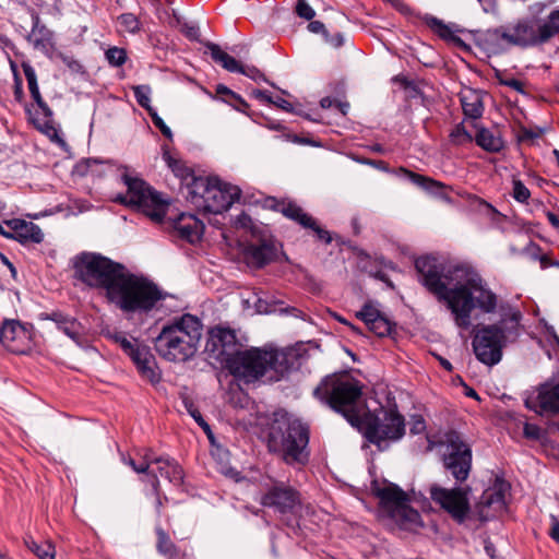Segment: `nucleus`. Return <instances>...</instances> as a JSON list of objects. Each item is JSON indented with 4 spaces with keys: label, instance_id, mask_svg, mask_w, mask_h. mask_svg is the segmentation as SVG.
<instances>
[{
    "label": "nucleus",
    "instance_id": "obj_18",
    "mask_svg": "<svg viewBox=\"0 0 559 559\" xmlns=\"http://www.w3.org/2000/svg\"><path fill=\"white\" fill-rule=\"evenodd\" d=\"M536 399L527 397L525 406L537 414L559 413V381L554 380L538 386Z\"/></svg>",
    "mask_w": 559,
    "mask_h": 559
},
{
    "label": "nucleus",
    "instance_id": "obj_22",
    "mask_svg": "<svg viewBox=\"0 0 559 559\" xmlns=\"http://www.w3.org/2000/svg\"><path fill=\"white\" fill-rule=\"evenodd\" d=\"M126 354L132 359L142 377L151 382L159 380V374L155 370L156 360L147 346L135 342Z\"/></svg>",
    "mask_w": 559,
    "mask_h": 559
},
{
    "label": "nucleus",
    "instance_id": "obj_1",
    "mask_svg": "<svg viewBox=\"0 0 559 559\" xmlns=\"http://www.w3.org/2000/svg\"><path fill=\"white\" fill-rule=\"evenodd\" d=\"M74 269L81 282L103 292L107 301L122 312L147 313L164 299L155 283L99 253H82Z\"/></svg>",
    "mask_w": 559,
    "mask_h": 559
},
{
    "label": "nucleus",
    "instance_id": "obj_56",
    "mask_svg": "<svg viewBox=\"0 0 559 559\" xmlns=\"http://www.w3.org/2000/svg\"><path fill=\"white\" fill-rule=\"evenodd\" d=\"M123 462L128 464L132 469L139 474L145 473L147 474V463L146 462H136L133 457H123Z\"/></svg>",
    "mask_w": 559,
    "mask_h": 559
},
{
    "label": "nucleus",
    "instance_id": "obj_61",
    "mask_svg": "<svg viewBox=\"0 0 559 559\" xmlns=\"http://www.w3.org/2000/svg\"><path fill=\"white\" fill-rule=\"evenodd\" d=\"M251 96L254 97L255 99H259V100L267 103V104H271L273 102V97L269 94L267 91L253 90L251 92Z\"/></svg>",
    "mask_w": 559,
    "mask_h": 559
},
{
    "label": "nucleus",
    "instance_id": "obj_34",
    "mask_svg": "<svg viewBox=\"0 0 559 559\" xmlns=\"http://www.w3.org/2000/svg\"><path fill=\"white\" fill-rule=\"evenodd\" d=\"M204 46L210 51L212 59L216 63H219L228 72L237 73V71L241 70L240 62L227 52H225L224 50H222L219 45L214 44L212 41H206Z\"/></svg>",
    "mask_w": 559,
    "mask_h": 559
},
{
    "label": "nucleus",
    "instance_id": "obj_60",
    "mask_svg": "<svg viewBox=\"0 0 559 559\" xmlns=\"http://www.w3.org/2000/svg\"><path fill=\"white\" fill-rule=\"evenodd\" d=\"M324 39L334 48H340L344 44V37L341 33H336L334 35L329 34V37H324Z\"/></svg>",
    "mask_w": 559,
    "mask_h": 559
},
{
    "label": "nucleus",
    "instance_id": "obj_54",
    "mask_svg": "<svg viewBox=\"0 0 559 559\" xmlns=\"http://www.w3.org/2000/svg\"><path fill=\"white\" fill-rule=\"evenodd\" d=\"M523 433L527 439L538 440L540 438V428L537 425L525 423Z\"/></svg>",
    "mask_w": 559,
    "mask_h": 559
},
{
    "label": "nucleus",
    "instance_id": "obj_46",
    "mask_svg": "<svg viewBox=\"0 0 559 559\" xmlns=\"http://www.w3.org/2000/svg\"><path fill=\"white\" fill-rule=\"evenodd\" d=\"M556 34H558L557 31L546 21L535 28L536 45L546 43Z\"/></svg>",
    "mask_w": 559,
    "mask_h": 559
},
{
    "label": "nucleus",
    "instance_id": "obj_33",
    "mask_svg": "<svg viewBox=\"0 0 559 559\" xmlns=\"http://www.w3.org/2000/svg\"><path fill=\"white\" fill-rule=\"evenodd\" d=\"M32 33L28 36L35 48L45 49L52 44V32L45 25L40 24V19L37 13H32Z\"/></svg>",
    "mask_w": 559,
    "mask_h": 559
},
{
    "label": "nucleus",
    "instance_id": "obj_43",
    "mask_svg": "<svg viewBox=\"0 0 559 559\" xmlns=\"http://www.w3.org/2000/svg\"><path fill=\"white\" fill-rule=\"evenodd\" d=\"M450 138L456 145L471 143L474 140L472 134L465 129L463 122L455 126V128L450 133Z\"/></svg>",
    "mask_w": 559,
    "mask_h": 559
},
{
    "label": "nucleus",
    "instance_id": "obj_44",
    "mask_svg": "<svg viewBox=\"0 0 559 559\" xmlns=\"http://www.w3.org/2000/svg\"><path fill=\"white\" fill-rule=\"evenodd\" d=\"M105 56L112 67H121L127 61V51L123 48L111 47L106 50Z\"/></svg>",
    "mask_w": 559,
    "mask_h": 559
},
{
    "label": "nucleus",
    "instance_id": "obj_53",
    "mask_svg": "<svg viewBox=\"0 0 559 559\" xmlns=\"http://www.w3.org/2000/svg\"><path fill=\"white\" fill-rule=\"evenodd\" d=\"M240 69L241 70L237 71V73H241L255 82H267L265 75L255 67H245L240 63Z\"/></svg>",
    "mask_w": 559,
    "mask_h": 559
},
{
    "label": "nucleus",
    "instance_id": "obj_25",
    "mask_svg": "<svg viewBox=\"0 0 559 559\" xmlns=\"http://www.w3.org/2000/svg\"><path fill=\"white\" fill-rule=\"evenodd\" d=\"M509 485L503 480H497L493 488L484 491L477 506L479 519L481 521L489 520L490 515L484 513V509L493 508L496 512L506 508V492Z\"/></svg>",
    "mask_w": 559,
    "mask_h": 559
},
{
    "label": "nucleus",
    "instance_id": "obj_6",
    "mask_svg": "<svg viewBox=\"0 0 559 559\" xmlns=\"http://www.w3.org/2000/svg\"><path fill=\"white\" fill-rule=\"evenodd\" d=\"M521 314L513 312L499 323L477 326L473 330V352L476 358L487 366L497 365L502 358V349L510 336L516 337Z\"/></svg>",
    "mask_w": 559,
    "mask_h": 559
},
{
    "label": "nucleus",
    "instance_id": "obj_8",
    "mask_svg": "<svg viewBox=\"0 0 559 559\" xmlns=\"http://www.w3.org/2000/svg\"><path fill=\"white\" fill-rule=\"evenodd\" d=\"M121 180L127 187L126 193H118L114 201L124 206L135 209L156 224L163 223L168 209V202L146 181L129 173L122 167Z\"/></svg>",
    "mask_w": 559,
    "mask_h": 559
},
{
    "label": "nucleus",
    "instance_id": "obj_12",
    "mask_svg": "<svg viewBox=\"0 0 559 559\" xmlns=\"http://www.w3.org/2000/svg\"><path fill=\"white\" fill-rule=\"evenodd\" d=\"M469 490V487H454L449 489L433 484L429 487V496L454 522L462 524L466 521L471 512L468 499Z\"/></svg>",
    "mask_w": 559,
    "mask_h": 559
},
{
    "label": "nucleus",
    "instance_id": "obj_11",
    "mask_svg": "<svg viewBox=\"0 0 559 559\" xmlns=\"http://www.w3.org/2000/svg\"><path fill=\"white\" fill-rule=\"evenodd\" d=\"M466 263H445L439 258L427 254L415 260V269L419 283L432 294L439 302L448 304L451 287L454 286V270L465 266Z\"/></svg>",
    "mask_w": 559,
    "mask_h": 559
},
{
    "label": "nucleus",
    "instance_id": "obj_52",
    "mask_svg": "<svg viewBox=\"0 0 559 559\" xmlns=\"http://www.w3.org/2000/svg\"><path fill=\"white\" fill-rule=\"evenodd\" d=\"M148 115L152 118V121L154 126L162 132V134L171 140L173 139V132L170 128L164 122V120L157 115L155 110H152L148 112Z\"/></svg>",
    "mask_w": 559,
    "mask_h": 559
},
{
    "label": "nucleus",
    "instance_id": "obj_28",
    "mask_svg": "<svg viewBox=\"0 0 559 559\" xmlns=\"http://www.w3.org/2000/svg\"><path fill=\"white\" fill-rule=\"evenodd\" d=\"M389 518H391L403 530L415 531L423 526L419 512L412 508L409 502H405Z\"/></svg>",
    "mask_w": 559,
    "mask_h": 559
},
{
    "label": "nucleus",
    "instance_id": "obj_63",
    "mask_svg": "<svg viewBox=\"0 0 559 559\" xmlns=\"http://www.w3.org/2000/svg\"><path fill=\"white\" fill-rule=\"evenodd\" d=\"M551 528L549 531V535L550 537L559 543V520L555 516V515H551Z\"/></svg>",
    "mask_w": 559,
    "mask_h": 559
},
{
    "label": "nucleus",
    "instance_id": "obj_16",
    "mask_svg": "<svg viewBox=\"0 0 559 559\" xmlns=\"http://www.w3.org/2000/svg\"><path fill=\"white\" fill-rule=\"evenodd\" d=\"M371 491L379 499L381 509L390 516L405 502H409L408 495L397 485L389 481L371 483Z\"/></svg>",
    "mask_w": 559,
    "mask_h": 559
},
{
    "label": "nucleus",
    "instance_id": "obj_41",
    "mask_svg": "<svg viewBox=\"0 0 559 559\" xmlns=\"http://www.w3.org/2000/svg\"><path fill=\"white\" fill-rule=\"evenodd\" d=\"M401 171H403L407 176V178L418 187H423L427 190H431L435 187H441L440 182L429 177L411 171L406 168H401Z\"/></svg>",
    "mask_w": 559,
    "mask_h": 559
},
{
    "label": "nucleus",
    "instance_id": "obj_64",
    "mask_svg": "<svg viewBox=\"0 0 559 559\" xmlns=\"http://www.w3.org/2000/svg\"><path fill=\"white\" fill-rule=\"evenodd\" d=\"M547 22L559 33V10H554L548 15Z\"/></svg>",
    "mask_w": 559,
    "mask_h": 559
},
{
    "label": "nucleus",
    "instance_id": "obj_7",
    "mask_svg": "<svg viewBox=\"0 0 559 559\" xmlns=\"http://www.w3.org/2000/svg\"><path fill=\"white\" fill-rule=\"evenodd\" d=\"M353 427L380 451L386 450L392 442L399 441L405 435V419L396 407L368 411Z\"/></svg>",
    "mask_w": 559,
    "mask_h": 559
},
{
    "label": "nucleus",
    "instance_id": "obj_59",
    "mask_svg": "<svg viewBox=\"0 0 559 559\" xmlns=\"http://www.w3.org/2000/svg\"><path fill=\"white\" fill-rule=\"evenodd\" d=\"M308 29L311 32V33H314V34H322L323 37H329V32L326 31L324 24L320 21H310L309 24H308Z\"/></svg>",
    "mask_w": 559,
    "mask_h": 559
},
{
    "label": "nucleus",
    "instance_id": "obj_37",
    "mask_svg": "<svg viewBox=\"0 0 559 559\" xmlns=\"http://www.w3.org/2000/svg\"><path fill=\"white\" fill-rule=\"evenodd\" d=\"M216 95L226 104L234 107L236 110L240 112H246L249 108V104L238 94L233 92L230 88L223 84H218L216 86Z\"/></svg>",
    "mask_w": 559,
    "mask_h": 559
},
{
    "label": "nucleus",
    "instance_id": "obj_15",
    "mask_svg": "<svg viewBox=\"0 0 559 559\" xmlns=\"http://www.w3.org/2000/svg\"><path fill=\"white\" fill-rule=\"evenodd\" d=\"M301 503L300 493L283 481H276L261 496L260 504L281 514L293 513Z\"/></svg>",
    "mask_w": 559,
    "mask_h": 559
},
{
    "label": "nucleus",
    "instance_id": "obj_48",
    "mask_svg": "<svg viewBox=\"0 0 559 559\" xmlns=\"http://www.w3.org/2000/svg\"><path fill=\"white\" fill-rule=\"evenodd\" d=\"M513 191L512 197L521 203L527 202L531 197L530 190L525 187V185L520 179H513Z\"/></svg>",
    "mask_w": 559,
    "mask_h": 559
},
{
    "label": "nucleus",
    "instance_id": "obj_10",
    "mask_svg": "<svg viewBox=\"0 0 559 559\" xmlns=\"http://www.w3.org/2000/svg\"><path fill=\"white\" fill-rule=\"evenodd\" d=\"M188 200L204 213L219 214L240 198V190L215 177L193 178L188 183Z\"/></svg>",
    "mask_w": 559,
    "mask_h": 559
},
{
    "label": "nucleus",
    "instance_id": "obj_14",
    "mask_svg": "<svg viewBox=\"0 0 559 559\" xmlns=\"http://www.w3.org/2000/svg\"><path fill=\"white\" fill-rule=\"evenodd\" d=\"M443 464L456 481L463 483L467 479L472 467V451L456 432L447 436Z\"/></svg>",
    "mask_w": 559,
    "mask_h": 559
},
{
    "label": "nucleus",
    "instance_id": "obj_30",
    "mask_svg": "<svg viewBox=\"0 0 559 559\" xmlns=\"http://www.w3.org/2000/svg\"><path fill=\"white\" fill-rule=\"evenodd\" d=\"M461 105L466 118L478 119L484 112L483 97L475 90H466L461 93Z\"/></svg>",
    "mask_w": 559,
    "mask_h": 559
},
{
    "label": "nucleus",
    "instance_id": "obj_24",
    "mask_svg": "<svg viewBox=\"0 0 559 559\" xmlns=\"http://www.w3.org/2000/svg\"><path fill=\"white\" fill-rule=\"evenodd\" d=\"M276 247L271 238H262L257 243H250L246 248V259L254 267H263L276 258Z\"/></svg>",
    "mask_w": 559,
    "mask_h": 559
},
{
    "label": "nucleus",
    "instance_id": "obj_19",
    "mask_svg": "<svg viewBox=\"0 0 559 559\" xmlns=\"http://www.w3.org/2000/svg\"><path fill=\"white\" fill-rule=\"evenodd\" d=\"M238 346L239 343L234 330L215 326L210 331L207 347L212 352H216L217 358H221L222 361L224 358H228L230 355L239 352Z\"/></svg>",
    "mask_w": 559,
    "mask_h": 559
},
{
    "label": "nucleus",
    "instance_id": "obj_23",
    "mask_svg": "<svg viewBox=\"0 0 559 559\" xmlns=\"http://www.w3.org/2000/svg\"><path fill=\"white\" fill-rule=\"evenodd\" d=\"M356 317L377 336L384 337L392 332V322L371 304H365L361 310L356 313Z\"/></svg>",
    "mask_w": 559,
    "mask_h": 559
},
{
    "label": "nucleus",
    "instance_id": "obj_26",
    "mask_svg": "<svg viewBox=\"0 0 559 559\" xmlns=\"http://www.w3.org/2000/svg\"><path fill=\"white\" fill-rule=\"evenodd\" d=\"M496 34L509 45L521 47L536 45L535 27L527 22H520L510 31L497 29Z\"/></svg>",
    "mask_w": 559,
    "mask_h": 559
},
{
    "label": "nucleus",
    "instance_id": "obj_55",
    "mask_svg": "<svg viewBox=\"0 0 559 559\" xmlns=\"http://www.w3.org/2000/svg\"><path fill=\"white\" fill-rule=\"evenodd\" d=\"M157 460H160V456H155L152 450L146 449L144 450V454L141 457V462L147 463V474L153 477V474H155L153 471L150 469L151 465L157 466Z\"/></svg>",
    "mask_w": 559,
    "mask_h": 559
},
{
    "label": "nucleus",
    "instance_id": "obj_29",
    "mask_svg": "<svg viewBox=\"0 0 559 559\" xmlns=\"http://www.w3.org/2000/svg\"><path fill=\"white\" fill-rule=\"evenodd\" d=\"M157 552L167 559H183L188 557L186 550L180 549L171 540L169 534L160 526L155 528Z\"/></svg>",
    "mask_w": 559,
    "mask_h": 559
},
{
    "label": "nucleus",
    "instance_id": "obj_45",
    "mask_svg": "<svg viewBox=\"0 0 559 559\" xmlns=\"http://www.w3.org/2000/svg\"><path fill=\"white\" fill-rule=\"evenodd\" d=\"M120 25L129 33H138L141 27L139 19L133 13H123L118 17Z\"/></svg>",
    "mask_w": 559,
    "mask_h": 559
},
{
    "label": "nucleus",
    "instance_id": "obj_27",
    "mask_svg": "<svg viewBox=\"0 0 559 559\" xmlns=\"http://www.w3.org/2000/svg\"><path fill=\"white\" fill-rule=\"evenodd\" d=\"M265 206L275 212L282 213L286 218L294 221L297 224H305L309 221L307 212L293 201L267 198L265 200Z\"/></svg>",
    "mask_w": 559,
    "mask_h": 559
},
{
    "label": "nucleus",
    "instance_id": "obj_17",
    "mask_svg": "<svg viewBox=\"0 0 559 559\" xmlns=\"http://www.w3.org/2000/svg\"><path fill=\"white\" fill-rule=\"evenodd\" d=\"M0 342L10 352L23 354L31 343L29 331L17 320H4L0 326Z\"/></svg>",
    "mask_w": 559,
    "mask_h": 559
},
{
    "label": "nucleus",
    "instance_id": "obj_38",
    "mask_svg": "<svg viewBox=\"0 0 559 559\" xmlns=\"http://www.w3.org/2000/svg\"><path fill=\"white\" fill-rule=\"evenodd\" d=\"M25 545L39 559H55L56 557L55 546L49 540L38 543L34 538L27 537Z\"/></svg>",
    "mask_w": 559,
    "mask_h": 559
},
{
    "label": "nucleus",
    "instance_id": "obj_62",
    "mask_svg": "<svg viewBox=\"0 0 559 559\" xmlns=\"http://www.w3.org/2000/svg\"><path fill=\"white\" fill-rule=\"evenodd\" d=\"M183 33L189 39L198 40L200 36V29L194 25H185Z\"/></svg>",
    "mask_w": 559,
    "mask_h": 559
},
{
    "label": "nucleus",
    "instance_id": "obj_58",
    "mask_svg": "<svg viewBox=\"0 0 559 559\" xmlns=\"http://www.w3.org/2000/svg\"><path fill=\"white\" fill-rule=\"evenodd\" d=\"M426 429V423L421 416H414L411 426V433L418 435Z\"/></svg>",
    "mask_w": 559,
    "mask_h": 559
},
{
    "label": "nucleus",
    "instance_id": "obj_40",
    "mask_svg": "<svg viewBox=\"0 0 559 559\" xmlns=\"http://www.w3.org/2000/svg\"><path fill=\"white\" fill-rule=\"evenodd\" d=\"M307 217L309 221H307L305 224H299L305 229H311L314 235L317 236V239L324 242L325 245H330L333 240L332 235L329 230L322 228L316 218H313L310 214L307 213Z\"/></svg>",
    "mask_w": 559,
    "mask_h": 559
},
{
    "label": "nucleus",
    "instance_id": "obj_4",
    "mask_svg": "<svg viewBox=\"0 0 559 559\" xmlns=\"http://www.w3.org/2000/svg\"><path fill=\"white\" fill-rule=\"evenodd\" d=\"M201 320L190 313L164 324L154 338L156 353L167 361L185 362L195 356L202 337Z\"/></svg>",
    "mask_w": 559,
    "mask_h": 559
},
{
    "label": "nucleus",
    "instance_id": "obj_5",
    "mask_svg": "<svg viewBox=\"0 0 559 559\" xmlns=\"http://www.w3.org/2000/svg\"><path fill=\"white\" fill-rule=\"evenodd\" d=\"M313 395L342 414L352 426L361 416L358 403L362 395V384L348 373L325 376L313 390Z\"/></svg>",
    "mask_w": 559,
    "mask_h": 559
},
{
    "label": "nucleus",
    "instance_id": "obj_49",
    "mask_svg": "<svg viewBox=\"0 0 559 559\" xmlns=\"http://www.w3.org/2000/svg\"><path fill=\"white\" fill-rule=\"evenodd\" d=\"M186 408L188 413L191 415V417L199 424V426L207 433L210 437L211 435V428L210 425L205 421L202 414L199 412V409L193 405L192 402L185 401Z\"/></svg>",
    "mask_w": 559,
    "mask_h": 559
},
{
    "label": "nucleus",
    "instance_id": "obj_42",
    "mask_svg": "<svg viewBox=\"0 0 559 559\" xmlns=\"http://www.w3.org/2000/svg\"><path fill=\"white\" fill-rule=\"evenodd\" d=\"M134 97L138 102V104L147 110V112L154 110V108L151 106V87L148 85H136L132 87Z\"/></svg>",
    "mask_w": 559,
    "mask_h": 559
},
{
    "label": "nucleus",
    "instance_id": "obj_9",
    "mask_svg": "<svg viewBox=\"0 0 559 559\" xmlns=\"http://www.w3.org/2000/svg\"><path fill=\"white\" fill-rule=\"evenodd\" d=\"M309 427L298 419L272 427L269 449L282 456L286 464H306L309 460Z\"/></svg>",
    "mask_w": 559,
    "mask_h": 559
},
{
    "label": "nucleus",
    "instance_id": "obj_13",
    "mask_svg": "<svg viewBox=\"0 0 559 559\" xmlns=\"http://www.w3.org/2000/svg\"><path fill=\"white\" fill-rule=\"evenodd\" d=\"M22 69L27 81V86L31 96L38 107V110H36L35 114H33L31 109H26L29 120L37 130H39L50 139H57L58 131L52 123V111L41 97L37 83L36 72L28 62H22Z\"/></svg>",
    "mask_w": 559,
    "mask_h": 559
},
{
    "label": "nucleus",
    "instance_id": "obj_35",
    "mask_svg": "<svg viewBox=\"0 0 559 559\" xmlns=\"http://www.w3.org/2000/svg\"><path fill=\"white\" fill-rule=\"evenodd\" d=\"M475 142L483 150L490 153H498L504 146L501 136L496 135L492 131H490L487 128L478 129V132L475 135Z\"/></svg>",
    "mask_w": 559,
    "mask_h": 559
},
{
    "label": "nucleus",
    "instance_id": "obj_47",
    "mask_svg": "<svg viewBox=\"0 0 559 559\" xmlns=\"http://www.w3.org/2000/svg\"><path fill=\"white\" fill-rule=\"evenodd\" d=\"M58 57L71 73H73V74H84L85 73V69H84L83 64L79 60L73 58L72 56L59 53Z\"/></svg>",
    "mask_w": 559,
    "mask_h": 559
},
{
    "label": "nucleus",
    "instance_id": "obj_57",
    "mask_svg": "<svg viewBox=\"0 0 559 559\" xmlns=\"http://www.w3.org/2000/svg\"><path fill=\"white\" fill-rule=\"evenodd\" d=\"M13 94L16 102L22 103L24 99L23 82L19 73H15Z\"/></svg>",
    "mask_w": 559,
    "mask_h": 559
},
{
    "label": "nucleus",
    "instance_id": "obj_36",
    "mask_svg": "<svg viewBox=\"0 0 559 559\" xmlns=\"http://www.w3.org/2000/svg\"><path fill=\"white\" fill-rule=\"evenodd\" d=\"M163 159L166 162L167 166L171 169L176 177L182 180L191 179V182L193 181V178H197L193 175V170L188 167L183 160L173 156L169 151H165L163 153Z\"/></svg>",
    "mask_w": 559,
    "mask_h": 559
},
{
    "label": "nucleus",
    "instance_id": "obj_32",
    "mask_svg": "<svg viewBox=\"0 0 559 559\" xmlns=\"http://www.w3.org/2000/svg\"><path fill=\"white\" fill-rule=\"evenodd\" d=\"M47 319L53 321L57 324V328L71 340L75 342L80 341L82 326L76 319L61 312H52L47 316Z\"/></svg>",
    "mask_w": 559,
    "mask_h": 559
},
{
    "label": "nucleus",
    "instance_id": "obj_51",
    "mask_svg": "<svg viewBox=\"0 0 559 559\" xmlns=\"http://www.w3.org/2000/svg\"><path fill=\"white\" fill-rule=\"evenodd\" d=\"M295 12L299 17L306 21H311L316 15V11L310 7L307 0H297Z\"/></svg>",
    "mask_w": 559,
    "mask_h": 559
},
{
    "label": "nucleus",
    "instance_id": "obj_31",
    "mask_svg": "<svg viewBox=\"0 0 559 559\" xmlns=\"http://www.w3.org/2000/svg\"><path fill=\"white\" fill-rule=\"evenodd\" d=\"M157 471L160 476L168 479L175 486H180L183 481V469L173 457L160 456V460H157Z\"/></svg>",
    "mask_w": 559,
    "mask_h": 559
},
{
    "label": "nucleus",
    "instance_id": "obj_3",
    "mask_svg": "<svg viewBox=\"0 0 559 559\" xmlns=\"http://www.w3.org/2000/svg\"><path fill=\"white\" fill-rule=\"evenodd\" d=\"M295 360L296 356L285 350L251 348L239 350L223 362L236 379L252 383L263 377L271 382L280 381L294 368Z\"/></svg>",
    "mask_w": 559,
    "mask_h": 559
},
{
    "label": "nucleus",
    "instance_id": "obj_50",
    "mask_svg": "<svg viewBox=\"0 0 559 559\" xmlns=\"http://www.w3.org/2000/svg\"><path fill=\"white\" fill-rule=\"evenodd\" d=\"M107 337L118 344L126 353L134 345L135 340H129L123 332H108Z\"/></svg>",
    "mask_w": 559,
    "mask_h": 559
},
{
    "label": "nucleus",
    "instance_id": "obj_39",
    "mask_svg": "<svg viewBox=\"0 0 559 559\" xmlns=\"http://www.w3.org/2000/svg\"><path fill=\"white\" fill-rule=\"evenodd\" d=\"M427 23L430 26V28L441 38L452 40L455 43H462L461 38L457 37L452 32V29L448 25H445L441 20L437 17H430Z\"/></svg>",
    "mask_w": 559,
    "mask_h": 559
},
{
    "label": "nucleus",
    "instance_id": "obj_2",
    "mask_svg": "<svg viewBox=\"0 0 559 559\" xmlns=\"http://www.w3.org/2000/svg\"><path fill=\"white\" fill-rule=\"evenodd\" d=\"M454 286L451 287L447 307L460 329L472 325L471 317L475 308L484 313H493L498 296L487 286L480 274L469 264L454 270Z\"/></svg>",
    "mask_w": 559,
    "mask_h": 559
},
{
    "label": "nucleus",
    "instance_id": "obj_20",
    "mask_svg": "<svg viewBox=\"0 0 559 559\" xmlns=\"http://www.w3.org/2000/svg\"><path fill=\"white\" fill-rule=\"evenodd\" d=\"M169 228L190 243L198 242L204 230V224L195 215L181 213L176 218H169Z\"/></svg>",
    "mask_w": 559,
    "mask_h": 559
},
{
    "label": "nucleus",
    "instance_id": "obj_21",
    "mask_svg": "<svg viewBox=\"0 0 559 559\" xmlns=\"http://www.w3.org/2000/svg\"><path fill=\"white\" fill-rule=\"evenodd\" d=\"M4 224L10 228L9 239H14L22 245L40 243L44 240V234L38 225L24 219H8Z\"/></svg>",
    "mask_w": 559,
    "mask_h": 559
}]
</instances>
